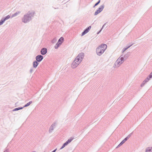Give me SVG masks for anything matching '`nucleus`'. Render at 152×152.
I'll use <instances>...</instances> for the list:
<instances>
[{"mask_svg":"<svg viewBox=\"0 0 152 152\" xmlns=\"http://www.w3.org/2000/svg\"><path fill=\"white\" fill-rule=\"evenodd\" d=\"M104 8V5L103 4L101 5L98 8L97 10L95 12L94 15H96L101 12L103 10Z\"/></svg>","mask_w":152,"mask_h":152,"instance_id":"obj_6","label":"nucleus"},{"mask_svg":"<svg viewBox=\"0 0 152 152\" xmlns=\"http://www.w3.org/2000/svg\"><path fill=\"white\" fill-rule=\"evenodd\" d=\"M144 81H145V82H146H146H148V79H146Z\"/></svg>","mask_w":152,"mask_h":152,"instance_id":"obj_34","label":"nucleus"},{"mask_svg":"<svg viewBox=\"0 0 152 152\" xmlns=\"http://www.w3.org/2000/svg\"><path fill=\"white\" fill-rule=\"evenodd\" d=\"M39 64V63H38V62L37 61H34L33 62V67L34 68H36L38 65Z\"/></svg>","mask_w":152,"mask_h":152,"instance_id":"obj_14","label":"nucleus"},{"mask_svg":"<svg viewBox=\"0 0 152 152\" xmlns=\"http://www.w3.org/2000/svg\"><path fill=\"white\" fill-rule=\"evenodd\" d=\"M152 147H148L145 149V152H152Z\"/></svg>","mask_w":152,"mask_h":152,"instance_id":"obj_15","label":"nucleus"},{"mask_svg":"<svg viewBox=\"0 0 152 152\" xmlns=\"http://www.w3.org/2000/svg\"><path fill=\"white\" fill-rule=\"evenodd\" d=\"M105 24L106 23L104 24L102 26V28L97 33V34H99L100 32L101 31L102 29L104 27V26L105 25Z\"/></svg>","mask_w":152,"mask_h":152,"instance_id":"obj_23","label":"nucleus"},{"mask_svg":"<svg viewBox=\"0 0 152 152\" xmlns=\"http://www.w3.org/2000/svg\"><path fill=\"white\" fill-rule=\"evenodd\" d=\"M149 75H150L149 78H152V72Z\"/></svg>","mask_w":152,"mask_h":152,"instance_id":"obj_33","label":"nucleus"},{"mask_svg":"<svg viewBox=\"0 0 152 152\" xmlns=\"http://www.w3.org/2000/svg\"><path fill=\"white\" fill-rule=\"evenodd\" d=\"M123 144H122L121 143H120L118 145V146L116 147V148H118V147H120Z\"/></svg>","mask_w":152,"mask_h":152,"instance_id":"obj_32","label":"nucleus"},{"mask_svg":"<svg viewBox=\"0 0 152 152\" xmlns=\"http://www.w3.org/2000/svg\"><path fill=\"white\" fill-rule=\"evenodd\" d=\"M61 45V43H58L57 42L55 46V49H57L58 47Z\"/></svg>","mask_w":152,"mask_h":152,"instance_id":"obj_19","label":"nucleus"},{"mask_svg":"<svg viewBox=\"0 0 152 152\" xmlns=\"http://www.w3.org/2000/svg\"><path fill=\"white\" fill-rule=\"evenodd\" d=\"M133 45V44H132L129 45L128 46H127L125 48H123V50H122V53L124 52L125 50H126L127 49H128L129 48H130L131 46H132Z\"/></svg>","mask_w":152,"mask_h":152,"instance_id":"obj_13","label":"nucleus"},{"mask_svg":"<svg viewBox=\"0 0 152 152\" xmlns=\"http://www.w3.org/2000/svg\"><path fill=\"white\" fill-rule=\"evenodd\" d=\"M100 2V0H99L93 6V7H95V6L99 4Z\"/></svg>","mask_w":152,"mask_h":152,"instance_id":"obj_21","label":"nucleus"},{"mask_svg":"<svg viewBox=\"0 0 152 152\" xmlns=\"http://www.w3.org/2000/svg\"><path fill=\"white\" fill-rule=\"evenodd\" d=\"M51 152H52V151Z\"/></svg>","mask_w":152,"mask_h":152,"instance_id":"obj_38","label":"nucleus"},{"mask_svg":"<svg viewBox=\"0 0 152 152\" xmlns=\"http://www.w3.org/2000/svg\"><path fill=\"white\" fill-rule=\"evenodd\" d=\"M122 56V55H121L115 61V65L116 67H119L128 57L126 55H124V57Z\"/></svg>","mask_w":152,"mask_h":152,"instance_id":"obj_3","label":"nucleus"},{"mask_svg":"<svg viewBox=\"0 0 152 152\" xmlns=\"http://www.w3.org/2000/svg\"><path fill=\"white\" fill-rule=\"evenodd\" d=\"M132 133L130 134L126 137L128 139L132 135Z\"/></svg>","mask_w":152,"mask_h":152,"instance_id":"obj_29","label":"nucleus"},{"mask_svg":"<svg viewBox=\"0 0 152 152\" xmlns=\"http://www.w3.org/2000/svg\"><path fill=\"white\" fill-rule=\"evenodd\" d=\"M79 64V63L76 62V61H75L74 60L72 63V68H75Z\"/></svg>","mask_w":152,"mask_h":152,"instance_id":"obj_12","label":"nucleus"},{"mask_svg":"<svg viewBox=\"0 0 152 152\" xmlns=\"http://www.w3.org/2000/svg\"><path fill=\"white\" fill-rule=\"evenodd\" d=\"M64 38L63 37H61L58 40V43H61V44L63 42Z\"/></svg>","mask_w":152,"mask_h":152,"instance_id":"obj_18","label":"nucleus"},{"mask_svg":"<svg viewBox=\"0 0 152 152\" xmlns=\"http://www.w3.org/2000/svg\"><path fill=\"white\" fill-rule=\"evenodd\" d=\"M43 58V56L41 55H38L36 57V61L38 62H41Z\"/></svg>","mask_w":152,"mask_h":152,"instance_id":"obj_8","label":"nucleus"},{"mask_svg":"<svg viewBox=\"0 0 152 152\" xmlns=\"http://www.w3.org/2000/svg\"><path fill=\"white\" fill-rule=\"evenodd\" d=\"M32 103V101H31L29 102L28 103H27L23 107V108L24 107H26L29 106Z\"/></svg>","mask_w":152,"mask_h":152,"instance_id":"obj_20","label":"nucleus"},{"mask_svg":"<svg viewBox=\"0 0 152 152\" xmlns=\"http://www.w3.org/2000/svg\"><path fill=\"white\" fill-rule=\"evenodd\" d=\"M128 139L126 137L122 141H123V142H124V143Z\"/></svg>","mask_w":152,"mask_h":152,"instance_id":"obj_27","label":"nucleus"},{"mask_svg":"<svg viewBox=\"0 0 152 152\" xmlns=\"http://www.w3.org/2000/svg\"><path fill=\"white\" fill-rule=\"evenodd\" d=\"M128 139L126 137L122 141H123V142H124V143Z\"/></svg>","mask_w":152,"mask_h":152,"instance_id":"obj_26","label":"nucleus"},{"mask_svg":"<svg viewBox=\"0 0 152 152\" xmlns=\"http://www.w3.org/2000/svg\"><path fill=\"white\" fill-rule=\"evenodd\" d=\"M56 122H54V123L52 124V125L50 126L49 130V132L50 133L52 132L53 130L54 127L56 126Z\"/></svg>","mask_w":152,"mask_h":152,"instance_id":"obj_10","label":"nucleus"},{"mask_svg":"<svg viewBox=\"0 0 152 152\" xmlns=\"http://www.w3.org/2000/svg\"><path fill=\"white\" fill-rule=\"evenodd\" d=\"M47 52V50L46 48H42L40 51V53L42 55H45Z\"/></svg>","mask_w":152,"mask_h":152,"instance_id":"obj_11","label":"nucleus"},{"mask_svg":"<svg viewBox=\"0 0 152 152\" xmlns=\"http://www.w3.org/2000/svg\"><path fill=\"white\" fill-rule=\"evenodd\" d=\"M91 26H90L86 28L82 33V36H83L86 33H87L88 32H89L90 29L91 28Z\"/></svg>","mask_w":152,"mask_h":152,"instance_id":"obj_9","label":"nucleus"},{"mask_svg":"<svg viewBox=\"0 0 152 152\" xmlns=\"http://www.w3.org/2000/svg\"><path fill=\"white\" fill-rule=\"evenodd\" d=\"M128 139L126 137L122 141H123V142H124V143Z\"/></svg>","mask_w":152,"mask_h":152,"instance_id":"obj_25","label":"nucleus"},{"mask_svg":"<svg viewBox=\"0 0 152 152\" xmlns=\"http://www.w3.org/2000/svg\"><path fill=\"white\" fill-rule=\"evenodd\" d=\"M33 71V68H31L30 70V73H32Z\"/></svg>","mask_w":152,"mask_h":152,"instance_id":"obj_31","label":"nucleus"},{"mask_svg":"<svg viewBox=\"0 0 152 152\" xmlns=\"http://www.w3.org/2000/svg\"><path fill=\"white\" fill-rule=\"evenodd\" d=\"M74 137H71V138L69 139H68L64 143L63 145L60 148V149H62L64 147H65L68 144L70 143L71 141L73 140Z\"/></svg>","mask_w":152,"mask_h":152,"instance_id":"obj_5","label":"nucleus"},{"mask_svg":"<svg viewBox=\"0 0 152 152\" xmlns=\"http://www.w3.org/2000/svg\"><path fill=\"white\" fill-rule=\"evenodd\" d=\"M56 150H57V148H56V149H55V150H53L52 152H55Z\"/></svg>","mask_w":152,"mask_h":152,"instance_id":"obj_36","label":"nucleus"},{"mask_svg":"<svg viewBox=\"0 0 152 152\" xmlns=\"http://www.w3.org/2000/svg\"><path fill=\"white\" fill-rule=\"evenodd\" d=\"M10 18V15H8L5 17L2 18L0 20V26L2 25L5 21L9 19Z\"/></svg>","mask_w":152,"mask_h":152,"instance_id":"obj_7","label":"nucleus"},{"mask_svg":"<svg viewBox=\"0 0 152 152\" xmlns=\"http://www.w3.org/2000/svg\"><path fill=\"white\" fill-rule=\"evenodd\" d=\"M120 143H121L122 144H123L124 143V142H123V141H122Z\"/></svg>","mask_w":152,"mask_h":152,"instance_id":"obj_37","label":"nucleus"},{"mask_svg":"<svg viewBox=\"0 0 152 152\" xmlns=\"http://www.w3.org/2000/svg\"><path fill=\"white\" fill-rule=\"evenodd\" d=\"M23 107H17V108H16L12 110V111H18V110H21V109H23Z\"/></svg>","mask_w":152,"mask_h":152,"instance_id":"obj_17","label":"nucleus"},{"mask_svg":"<svg viewBox=\"0 0 152 152\" xmlns=\"http://www.w3.org/2000/svg\"><path fill=\"white\" fill-rule=\"evenodd\" d=\"M84 54L83 53H79L74 60L76 62L80 64L83 60L84 57Z\"/></svg>","mask_w":152,"mask_h":152,"instance_id":"obj_4","label":"nucleus"},{"mask_svg":"<svg viewBox=\"0 0 152 152\" xmlns=\"http://www.w3.org/2000/svg\"><path fill=\"white\" fill-rule=\"evenodd\" d=\"M57 41V39L56 38H53L51 42L52 43H55Z\"/></svg>","mask_w":152,"mask_h":152,"instance_id":"obj_22","label":"nucleus"},{"mask_svg":"<svg viewBox=\"0 0 152 152\" xmlns=\"http://www.w3.org/2000/svg\"><path fill=\"white\" fill-rule=\"evenodd\" d=\"M107 47L106 44H102L96 49V53L98 56H101L105 51Z\"/></svg>","mask_w":152,"mask_h":152,"instance_id":"obj_2","label":"nucleus"},{"mask_svg":"<svg viewBox=\"0 0 152 152\" xmlns=\"http://www.w3.org/2000/svg\"><path fill=\"white\" fill-rule=\"evenodd\" d=\"M150 75H149L146 79H148V80H149L151 78H149Z\"/></svg>","mask_w":152,"mask_h":152,"instance_id":"obj_35","label":"nucleus"},{"mask_svg":"<svg viewBox=\"0 0 152 152\" xmlns=\"http://www.w3.org/2000/svg\"><path fill=\"white\" fill-rule=\"evenodd\" d=\"M34 12H28L25 14L21 19L22 21L25 23H26L30 21L32 19L34 15Z\"/></svg>","mask_w":152,"mask_h":152,"instance_id":"obj_1","label":"nucleus"},{"mask_svg":"<svg viewBox=\"0 0 152 152\" xmlns=\"http://www.w3.org/2000/svg\"><path fill=\"white\" fill-rule=\"evenodd\" d=\"M3 152H9V150L8 148H6L5 150Z\"/></svg>","mask_w":152,"mask_h":152,"instance_id":"obj_28","label":"nucleus"},{"mask_svg":"<svg viewBox=\"0 0 152 152\" xmlns=\"http://www.w3.org/2000/svg\"><path fill=\"white\" fill-rule=\"evenodd\" d=\"M21 13V12L20 11H18L16 12L12 16V17H14L17 16L19 14Z\"/></svg>","mask_w":152,"mask_h":152,"instance_id":"obj_16","label":"nucleus"},{"mask_svg":"<svg viewBox=\"0 0 152 152\" xmlns=\"http://www.w3.org/2000/svg\"><path fill=\"white\" fill-rule=\"evenodd\" d=\"M132 133L130 134L126 137L128 139L132 135Z\"/></svg>","mask_w":152,"mask_h":152,"instance_id":"obj_30","label":"nucleus"},{"mask_svg":"<svg viewBox=\"0 0 152 152\" xmlns=\"http://www.w3.org/2000/svg\"><path fill=\"white\" fill-rule=\"evenodd\" d=\"M146 83V82H145V81H143L141 85V86L142 87Z\"/></svg>","mask_w":152,"mask_h":152,"instance_id":"obj_24","label":"nucleus"}]
</instances>
